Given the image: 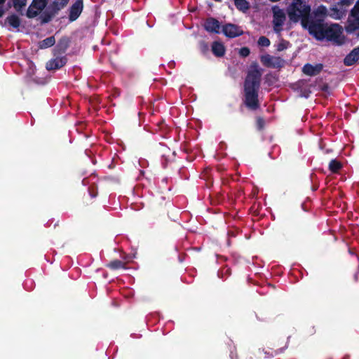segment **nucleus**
Returning a JSON list of instances; mask_svg holds the SVG:
<instances>
[{
    "mask_svg": "<svg viewBox=\"0 0 359 359\" xmlns=\"http://www.w3.org/2000/svg\"><path fill=\"white\" fill-rule=\"evenodd\" d=\"M341 34V27L339 25L334 24L331 26L326 25L320 41L326 39L327 41H336L339 38Z\"/></svg>",
    "mask_w": 359,
    "mask_h": 359,
    "instance_id": "nucleus-4",
    "label": "nucleus"
},
{
    "mask_svg": "<svg viewBox=\"0 0 359 359\" xmlns=\"http://www.w3.org/2000/svg\"><path fill=\"white\" fill-rule=\"evenodd\" d=\"M204 28L208 32L219 34L220 23L216 18L210 17L205 20Z\"/></svg>",
    "mask_w": 359,
    "mask_h": 359,
    "instance_id": "nucleus-10",
    "label": "nucleus"
},
{
    "mask_svg": "<svg viewBox=\"0 0 359 359\" xmlns=\"http://www.w3.org/2000/svg\"><path fill=\"white\" fill-rule=\"evenodd\" d=\"M258 44L263 47H268L270 45L269 39L266 36H260L257 41Z\"/></svg>",
    "mask_w": 359,
    "mask_h": 359,
    "instance_id": "nucleus-27",
    "label": "nucleus"
},
{
    "mask_svg": "<svg viewBox=\"0 0 359 359\" xmlns=\"http://www.w3.org/2000/svg\"><path fill=\"white\" fill-rule=\"evenodd\" d=\"M357 36L359 37V32L358 33Z\"/></svg>",
    "mask_w": 359,
    "mask_h": 359,
    "instance_id": "nucleus-40",
    "label": "nucleus"
},
{
    "mask_svg": "<svg viewBox=\"0 0 359 359\" xmlns=\"http://www.w3.org/2000/svg\"><path fill=\"white\" fill-rule=\"evenodd\" d=\"M55 43V39L53 36L46 38L40 41L39 47L41 48H47L53 46Z\"/></svg>",
    "mask_w": 359,
    "mask_h": 359,
    "instance_id": "nucleus-21",
    "label": "nucleus"
},
{
    "mask_svg": "<svg viewBox=\"0 0 359 359\" xmlns=\"http://www.w3.org/2000/svg\"><path fill=\"white\" fill-rule=\"evenodd\" d=\"M353 2V0H340V4L342 6H349Z\"/></svg>",
    "mask_w": 359,
    "mask_h": 359,
    "instance_id": "nucleus-33",
    "label": "nucleus"
},
{
    "mask_svg": "<svg viewBox=\"0 0 359 359\" xmlns=\"http://www.w3.org/2000/svg\"><path fill=\"white\" fill-rule=\"evenodd\" d=\"M83 8V0H76L69 8V20L75 21L81 15Z\"/></svg>",
    "mask_w": 359,
    "mask_h": 359,
    "instance_id": "nucleus-9",
    "label": "nucleus"
},
{
    "mask_svg": "<svg viewBox=\"0 0 359 359\" xmlns=\"http://www.w3.org/2000/svg\"><path fill=\"white\" fill-rule=\"evenodd\" d=\"M5 13L4 9L2 7H0V18H1Z\"/></svg>",
    "mask_w": 359,
    "mask_h": 359,
    "instance_id": "nucleus-35",
    "label": "nucleus"
},
{
    "mask_svg": "<svg viewBox=\"0 0 359 359\" xmlns=\"http://www.w3.org/2000/svg\"><path fill=\"white\" fill-rule=\"evenodd\" d=\"M311 6L306 0H293L287 9L290 21H301L302 26H305L307 20L311 18Z\"/></svg>",
    "mask_w": 359,
    "mask_h": 359,
    "instance_id": "nucleus-2",
    "label": "nucleus"
},
{
    "mask_svg": "<svg viewBox=\"0 0 359 359\" xmlns=\"http://www.w3.org/2000/svg\"><path fill=\"white\" fill-rule=\"evenodd\" d=\"M289 43H290L289 41H287L285 39H282L277 46V50L278 51L284 50L285 49L287 48Z\"/></svg>",
    "mask_w": 359,
    "mask_h": 359,
    "instance_id": "nucleus-28",
    "label": "nucleus"
},
{
    "mask_svg": "<svg viewBox=\"0 0 359 359\" xmlns=\"http://www.w3.org/2000/svg\"><path fill=\"white\" fill-rule=\"evenodd\" d=\"M69 0H55L48 8V9L53 13L55 15L66 6Z\"/></svg>",
    "mask_w": 359,
    "mask_h": 359,
    "instance_id": "nucleus-13",
    "label": "nucleus"
},
{
    "mask_svg": "<svg viewBox=\"0 0 359 359\" xmlns=\"http://www.w3.org/2000/svg\"><path fill=\"white\" fill-rule=\"evenodd\" d=\"M265 126V121L262 117H257L256 119V126L258 130H262Z\"/></svg>",
    "mask_w": 359,
    "mask_h": 359,
    "instance_id": "nucleus-29",
    "label": "nucleus"
},
{
    "mask_svg": "<svg viewBox=\"0 0 359 359\" xmlns=\"http://www.w3.org/2000/svg\"><path fill=\"white\" fill-rule=\"evenodd\" d=\"M222 33L228 38H235L243 34L242 29L232 23H226L222 27Z\"/></svg>",
    "mask_w": 359,
    "mask_h": 359,
    "instance_id": "nucleus-7",
    "label": "nucleus"
},
{
    "mask_svg": "<svg viewBox=\"0 0 359 359\" xmlns=\"http://www.w3.org/2000/svg\"><path fill=\"white\" fill-rule=\"evenodd\" d=\"M236 8L242 12H246L250 8V4L246 0H234Z\"/></svg>",
    "mask_w": 359,
    "mask_h": 359,
    "instance_id": "nucleus-20",
    "label": "nucleus"
},
{
    "mask_svg": "<svg viewBox=\"0 0 359 359\" xmlns=\"http://www.w3.org/2000/svg\"><path fill=\"white\" fill-rule=\"evenodd\" d=\"M327 24L325 23L323 19H311L307 20L303 28L307 29L309 33L317 40H320V37L323 33L324 29Z\"/></svg>",
    "mask_w": 359,
    "mask_h": 359,
    "instance_id": "nucleus-3",
    "label": "nucleus"
},
{
    "mask_svg": "<svg viewBox=\"0 0 359 359\" xmlns=\"http://www.w3.org/2000/svg\"><path fill=\"white\" fill-rule=\"evenodd\" d=\"M327 15V8L323 6H319L313 13L311 12V19H325Z\"/></svg>",
    "mask_w": 359,
    "mask_h": 359,
    "instance_id": "nucleus-15",
    "label": "nucleus"
},
{
    "mask_svg": "<svg viewBox=\"0 0 359 359\" xmlns=\"http://www.w3.org/2000/svg\"><path fill=\"white\" fill-rule=\"evenodd\" d=\"M342 168V164L336 159H332L329 163V170L333 172L337 173Z\"/></svg>",
    "mask_w": 359,
    "mask_h": 359,
    "instance_id": "nucleus-22",
    "label": "nucleus"
},
{
    "mask_svg": "<svg viewBox=\"0 0 359 359\" xmlns=\"http://www.w3.org/2000/svg\"><path fill=\"white\" fill-rule=\"evenodd\" d=\"M6 22L13 28H18L21 23L20 18L15 14L8 15L6 19Z\"/></svg>",
    "mask_w": 359,
    "mask_h": 359,
    "instance_id": "nucleus-18",
    "label": "nucleus"
},
{
    "mask_svg": "<svg viewBox=\"0 0 359 359\" xmlns=\"http://www.w3.org/2000/svg\"><path fill=\"white\" fill-rule=\"evenodd\" d=\"M89 191H90V194L91 195V196H92L93 198L95 197V196H97V193H95V194H92V193H91V191H90V188H89Z\"/></svg>",
    "mask_w": 359,
    "mask_h": 359,
    "instance_id": "nucleus-36",
    "label": "nucleus"
},
{
    "mask_svg": "<svg viewBox=\"0 0 359 359\" xmlns=\"http://www.w3.org/2000/svg\"><path fill=\"white\" fill-rule=\"evenodd\" d=\"M284 60L280 57H273V68H280L283 66Z\"/></svg>",
    "mask_w": 359,
    "mask_h": 359,
    "instance_id": "nucleus-26",
    "label": "nucleus"
},
{
    "mask_svg": "<svg viewBox=\"0 0 359 359\" xmlns=\"http://www.w3.org/2000/svg\"><path fill=\"white\" fill-rule=\"evenodd\" d=\"M67 62L66 56L57 57L46 62V68L48 71L57 70L64 67Z\"/></svg>",
    "mask_w": 359,
    "mask_h": 359,
    "instance_id": "nucleus-8",
    "label": "nucleus"
},
{
    "mask_svg": "<svg viewBox=\"0 0 359 359\" xmlns=\"http://www.w3.org/2000/svg\"><path fill=\"white\" fill-rule=\"evenodd\" d=\"M348 25L346 27V30L348 33H353L359 29V17L353 18L352 20H348Z\"/></svg>",
    "mask_w": 359,
    "mask_h": 359,
    "instance_id": "nucleus-17",
    "label": "nucleus"
},
{
    "mask_svg": "<svg viewBox=\"0 0 359 359\" xmlns=\"http://www.w3.org/2000/svg\"><path fill=\"white\" fill-rule=\"evenodd\" d=\"M354 278H355V280L357 281L358 280V275L357 274H355L354 276Z\"/></svg>",
    "mask_w": 359,
    "mask_h": 359,
    "instance_id": "nucleus-39",
    "label": "nucleus"
},
{
    "mask_svg": "<svg viewBox=\"0 0 359 359\" xmlns=\"http://www.w3.org/2000/svg\"><path fill=\"white\" fill-rule=\"evenodd\" d=\"M54 16L55 15L53 13H51L48 9H47L41 15V23L46 24L50 22Z\"/></svg>",
    "mask_w": 359,
    "mask_h": 359,
    "instance_id": "nucleus-23",
    "label": "nucleus"
},
{
    "mask_svg": "<svg viewBox=\"0 0 359 359\" xmlns=\"http://www.w3.org/2000/svg\"><path fill=\"white\" fill-rule=\"evenodd\" d=\"M323 65L320 63L313 65L311 64L307 63L304 65L302 68V72L304 74L313 76L319 74L323 70Z\"/></svg>",
    "mask_w": 359,
    "mask_h": 359,
    "instance_id": "nucleus-11",
    "label": "nucleus"
},
{
    "mask_svg": "<svg viewBox=\"0 0 359 359\" xmlns=\"http://www.w3.org/2000/svg\"><path fill=\"white\" fill-rule=\"evenodd\" d=\"M250 53V48L248 47H243L239 50V54L242 57H248Z\"/></svg>",
    "mask_w": 359,
    "mask_h": 359,
    "instance_id": "nucleus-31",
    "label": "nucleus"
},
{
    "mask_svg": "<svg viewBox=\"0 0 359 359\" xmlns=\"http://www.w3.org/2000/svg\"><path fill=\"white\" fill-rule=\"evenodd\" d=\"M199 48H200L201 51L203 54H206L209 51L208 43L207 42H205V41H200Z\"/></svg>",
    "mask_w": 359,
    "mask_h": 359,
    "instance_id": "nucleus-30",
    "label": "nucleus"
},
{
    "mask_svg": "<svg viewBox=\"0 0 359 359\" xmlns=\"http://www.w3.org/2000/svg\"><path fill=\"white\" fill-rule=\"evenodd\" d=\"M107 267L111 270L126 269V264L119 259H114L111 261L109 264H107Z\"/></svg>",
    "mask_w": 359,
    "mask_h": 359,
    "instance_id": "nucleus-19",
    "label": "nucleus"
},
{
    "mask_svg": "<svg viewBox=\"0 0 359 359\" xmlns=\"http://www.w3.org/2000/svg\"><path fill=\"white\" fill-rule=\"evenodd\" d=\"M49 0H32L26 15L28 18L36 17L47 6Z\"/></svg>",
    "mask_w": 359,
    "mask_h": 359,
    "instance_id": "nucleus-6",
    "label": "nucleus"
},
{
    "mask_svg": "<svg viewBox=\"0 0 359 359\" xmlns=\"http://www.w3.org/2000/svg\"><path fill=\"white\" fill-rule=\"evenodd\" d=\"M27 0H13V7L17 12L21 11L22 8L25 6Z\"/></svg>",
    "mask_w": 359,
    "mask_h": 359,
    "instance_id": "nucleus-25",
    "label": "nucleus"
},
{
    "mask_svg": "<svg viewBox=\"0 0 359 359\" xmlns=\"http://www.w3.org/2000/svg\"><path fill=\"white\" fill-rule=\"evenodd\" d=\"M355 8H359V0H358L355 4Z\"/></svg>",
    "mask_w": 359,
    "mask_h": 359,
    "instance_id": "nucleus-37",
    "label": "nucleus"
},
{
    "mask_svg": "<svg viewBox=\"0 0 359 359\" xmlns=\"http://www.w3.org/2000/svg\"><path fill=\"white\" fill-rule=\"evenodd\" d=\"M359 60V46L353 48L344 59L346 66H351Z\"/></svg>",
    "mask_w": 359,
    "mask_h": 359,
    "instance_id": "nucleus-12",
    "label": "nucleus"
},
{
    "mask_svg": "<svg viewBox=\"0 0 359 359\" xmlns=\"http://www.w3.org/2000/svg\"><path fill=\"white\" fill-rule=\"evenodd\" d=\"M263 312H260L259 315H257V318L260 320V321H264L266 320V318H264L262 316H263Z\"/></svg>",
    "mask_w": 359,
    "mask_h": 359,
    "instance_id": "nucleus-34",
    "label": "nucleus"
},
{
    "mask_svg": "<svg viewBox=\"0 0 359 359\" xmlns=\"http://www.w3.org/2000/svg\"><path fill=\"white\" fill-rule=\"evenodd\" d=\"M262 73L257 65L254 69L248 72L243 85V104L251 111H256L260 107L259 101V89L260 88Z\"/></svg>",
    "mask_w": 359,
    "mask_h": 359,
    "instance_id": "nucleus-1",
    "label": "nucleus"
},
{
    "mask_svg": "<svg viewBox=\"0 0 359 359\" xmlns=\"http://www.w3.org/2000/svg\"><path fill=\"white\" fill-rule=\"evenodd\" d=\"M6 0H0V6L4 4Z\"/></svg>",
    "mask_w": 359,
    "mask_h": 359,
    "instance_id": "nucleus-38",
    "label": "nucleus"
},
{
    "mask_svg": "<svg viewBox=\"0 0 359 359\" xmlns=\"http://www.w3.org/2000/svg\"><path fill=\"white\" fill-rule=\"evenodd\" d=\"M260 60L262 63L267 67H271L273 64V57H271L270 55H262L260 57Z\"/></svg>",
    "mask_w": 359,
    "mask_h": 359,
    "instance_id": "nucleus-24",
    "label": "nucleus"
},
{
    "mask_svg": "<svg viewBox=\"0 0 359 359\" xmlns=\"http://www.w3.org/2000/svg\"><path fill=\"white\" fill-rule=\"evenodd\" d=\"M350 15L352 18H359V8H356L355 9V6H354L351 11Z\"/></svg>",
    "mask_w": 359,
    "mask_h": 359,
    "instance_id": "nucleus-32",
    "label": "nucleus"
},
{
    "mask_svg": "<svg viewBox=\"0 0 359 359\" xmlns=\"http://www.w3.org/2000/svg\"><path fill=\"white\" fill-rule=\"evenodd\" d=\"M69 43H70V40L68 37H67V36L62 37L59 40L57 46L55 47L57 51L59 53H65L69 46Z\"/></svg>",
    "mask_w": 359,
    "mask_h": 359,
    "instance_id": "nucleus-16",
    "label": "nucleus"
},
{
    "mask_svg": "<svg viewBox=\"0 0 359 359\" xmlns=\"http://www.w3.org/2000/svg\"><path fill=\"white\" fill-rule=\"evenodd\" d=\"M273 10V27L276 33H280L282 30V26L285 20V14L284 11L278 6H274Z\"/></svg>",
    "mask_w": 359,
    "mask_h": 359,
    "instance_id": "nucleus-5",
    "label": "nucleus"
},
{
    "mask_svg": "<svg viewBox=\"0 0 359 359\" xmlns=\"http://www.w3.org/2000/svg\"><path fill=\"white\" fill-rule=\"evenodd\" d=\"M212 52L216 57H223L225 54L226 48L224 44L219 41H214L212 43Z\"/></svg>",
    "mask_w": 359,
    "mask_h": 359,
    "instance_id": "nucleus-14",
    "label": "nucleus"
}]
</instances>
